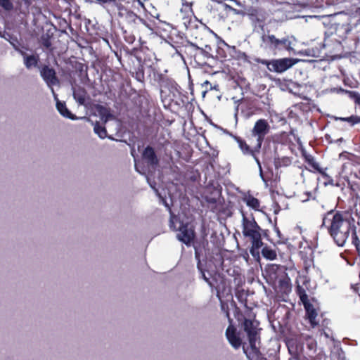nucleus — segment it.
<instances>
[{
  "label": "nucleus",
  "instance_id": "obj_2",
  "mask_svg": "<svg viewBox=\"0 0 360 360\" xmlns=\"http://www.w3.org/2000/svg\"><path fill=\"white\" fill-rule=\"evenodd\" d=\"M242 215V233L245 238L251 242L250 252L255 256L259 254V250L262 247V236L266 235V231L263 230L257 223L252 214L247 217L245 212L240 211Z\"/></svg>",
  "mask_w": 360,
  "mask_h": 360
},
{
  "label": "nucleus",
  "instance_id": "obj_6",
  "mask_svg": "<svg viewBox=\"0 0 360 360\" xmlns=\"http://www.w3.org/2000/svg\"><path fill=\"white\" fill-rule=\"evenodd\" d=\"M269 131L270 126L266 120L259 119L255 122L251 131V135L257 138L255 149L257 151L261 148L265 136L269 134Z\"/></svg>",
  "mask_w": 360,
  "mask_h": 360
},
{
  "label": "nucleus",
  "instance_id": "obj_26",
  "mask_svg": "<svg viewBox=\"0 0 360 360\" xmlns=\"http://www.w3.org/2000/svg\"><path fill=\"white\" fill-rule=\"evenodd\" d=\"M297 292L303 305H304L307 303H309V301L308 300V295L306 293L305 290L302 287L298 285L297 288Z\"/></svg>",
  "mask_w": 360,
  "mask_h": 360
},
{
  "label": "nucleus",
  "instance_id": "obj_7",
  "mask_svg": "<svg viewBox=\"0 0 360 360\" xmlns=\"http://www.w3.org/2000/svg\"><path fill=\"white\" fill-rule=\"evenodd\" d=\"M259 325V323L255 319H245L243 326L248 335V341L260 340Z\"/></svg>",
  "mask_w": 360,
  "mask_h": 360
},
{
  "label": "nucleus",
  "instance_id": "obj_42",
  "mask_svg": "<svg viewBox=\"0 0 360 360\" xmlns=\"http://www.w3.org/2000/svg\"><path fill=\"white\" fill-rule=\"evenodd\" d=\"M274 231L277 233V236L280 238L281 237V231H279L278 228L275 226Z\"/></svg>",
  "mask_w": 360,
  "mask_h": 360
},
{
  "label": "nucleus",
  "instance_id": "obj_4",
  "mask_svg": "<svg viewBox=\"0 0 360 360\" xmlns=\"http://www.w3.org/2000/svg\"><path fill=\"white\" fill-rule=\"evenodd\" d=\"M261 47L269 49L274 53L287 51L295 53V46L297 39L293 35H285L282 38H278L269 32H264L261 35Z\"/></svg>",
  "mask_w": 360,
  "mask_h": 360
},
{
  "label": "nucleus",
  "instance_id": "obj_9",
  "mask_svg": "<svg viewBox=\"0 0 360 360\" xmlns=\"http://www.w3.org/2000/svg\"><path fill=\"white\" fill-rule=\"evenodd\" d=\"M260 340L249 341V347L243 346V352L248 360H266L262 356L258 345Z\"/></svg>",
  "mask_w": 360,
  "mask_h": 360
},
{
  "label": "nucleus",
  "instance_id": "obj_5",
  "mask_svg": "<svg viewBox=\"0 0 360 360\" xmlns=\"http://www.w3.org/2000/svg\"><path fill=\"white\" fill-rule=\"evenodd\" d=\"M300 60L292 58H283L279 59H273L271 60H263L262 64L266 65L267 69L271 72L282 73L288 70Z\"/></svg>",
  "mask_w": 360,
  "mask_h": 360
},
{
  "label": "nucleus",
  "instance_id": "obj_19",
  "mask_svg": "<svg viewBox=\"0 0 360 360\" xmlns=\"http://www.w3.org/2000/svg\"><path fill=\"white\" fill-rule=\"evenodd\" d=\"M126 19L129 22L134 23V24H138V23H142L143 25H146V22L144 19L141 18L139 15H137L136 13H134L132 11H128L126 15Z\"/></svg>",
  "mask_w": 360,
  "mask_h": 360
},
{
  "label": "nucleus",
  "instance_id": "obj_32",
  "mask_svg": "<svg viewBox=\"0 0 360 360\" xmlns=\"http://www.w3.org/2000/svg\"><path fill=\"white\" fill-rule=\"evenodd\" d=\"M191 46L194 49L199 50L200 53L205 56H207L209 55L208 51L211 50V47L210 45H206L205 46V49L199 47L194 43H191Z\"/></svg>",
  "mask_w": 360,
  "mask_h": 360
},
{
  "label": "nucleus",
  "instance_id": "obj_25",
  "mask_svg": "<svg viewBox=\"0 0 360 360\" xmlns=\"http://www.w3.org/2000/svg\"><path fill=\"white\" fill-rule=\"evenodd\" d=\"M94 131L102 139L107 136V131L105 127L101 125L98 122H96L94 124Z\"/></svg>",
  "mask_w": 360,
  "mask_h": 360
},
{
  "label": "nucleus",
  "instance_id": "obj_11",
  "mask_svg": "<svg viewBox=\"0 0 360 360\" xmlns=\"http://www.w3.org/2000/svg\"><path fill=\"white\" fill-rule=\"evenodd\" d=\"M226 336L231 344V345L235 348L238 349L241 345V340L236 334V328L230 325L226 330Z\"/></svg>",
  "mask_w": 360,
  "mask_h": 360
},
{
  "label": "nucleus",
  "instance_id": "obj_35",
  "mask_svg": "<svg viewBox=\"0 0 360 360\" xmlns=\"http://www.w3.org/2000/svg\"><path fill=\"white\" fill-rule=\"evenodd\" d=\"M306 340L307 341V347L309 349L313 350L315 349L316 347V341L311 338L310 336L307 335L306 337Z\"/></svg>",
  "mask_w": 360,
  "mask_h": 360
},
{
  "label": "nucleus",
  "instance_id": "obj_31",
  "mask_svg": "<svg viewBox=\"0 0 360 360\" xmlns=\"http://www.w3.org/2000/svg\"><path fill=\"white\" fill-rule=\"evenodd\" d=\"M134 77L139 82H143L144 80V70L142 65H140L134 73Z\"/></svg>",
  "mask_w": 360,
  "mask_h": 360
},
{
  "label": "nucleus",
  "instance_id": "obj_8",
  "mask_svg": "<svg viewBox=\"0 0 360 360\" xmlns=\"http://www.w3.org/2000/svg\"><path fill=\"white\" fill-rule=\"evenodd\" d=\"M40 75L47 86L51 89L53 96L56 97L53 86L58 84L59 81L56 77V71L47 65L44 66L40 70Z\"/></svg>",
  "mask_w": 360,
  "mask_h": 360
},
{
  "label": "nucleus",
  "instance_id": "obj_39",
  "mask_svg": "<svg viewBox=\"0 0 360 360\" xmlns=\"http://www.w3.org/2000/svg\"><path fill=\"white\" fill-rule=\"evenodd\" d=\"M259 176L261 177V179H262L263 181H266L265 180V178L264 176V174H263V170H262V167H259Z\"/></svg>",
  "mask_w": 360,
  "mask_h": 360
},
{
  "label": "nucleus",
  "instance_id": "obj_3",
  "mask_svg": "<svg viewBox=\"0 0 360 360\" xmlns=\"http://www.w3.org/2000/svg\"><path fill=\"white\" fill-rule=\"evenodd\" d=\"M147 181L150 184V187L155 191L156 194L160 198L161 202L165 205L166 207H167L169 213H170V219H169V227L173 231H179V233L176 235L177 239L186 245L187 246H190L191 243L193 241L195 238V232L193 229L188 226V224H184L181 221L179 218L174 215L170 207L167 204V201L160 195L158 193V191L155 188V186L150 182L149 179L147 178Z\"/></svg>",
  "mask_w": 360,
  "mask_h": 360
},
{
  "label": "nucleus",
  "instance_id": "obj_29",
  "mask_svg": "<svg viewBox=\"0 0 360 360\" xmlns=\"http://www.w3.org/2000/svg\"><path fill=\"white\" fill-rule=\"evenodd\" d=\"M192 17L193 13L191 11H190L186 15L182 17L181 23L183 24L186 29H188L191 26Z\"/></svg>",
  "mask_w": 360,
  "mask_h": 360
},
{
  "label": "nucleus",
  "instance_id": "obj_15",
  "mask_svg": "<svg viewBox=\"0 0 360 360\" xmlns=\"http://www.w3.org/2000/svg\"><path fill=\"white\" fill-rule=\"evenodd\" d=\"M56 100V108L60 114L64 117L70 119L72 120H76L79 119L76 115H73L66 107L65 103H62L58 101V98L54 96Z\"/></svg>",
  "mask_w": 360,
  "mask_h": 360
},
{
  "label": "nucleus",
  "instance_id": "obj_33",
  "mask_svg": "<svg viewBox=\"0 0 360 360\" xmlns=\"http://www.w3.org/2000/svg\"><path fill=\"white\" fill-rule=\"evenodd\" d=\"M347 92L349 97L354 100L355 103L360 105V94L353 91H347Z\"/></svg>",
  "mask_w": 360,
  "mask_h": 360
},
{
  "label": "nucleus",
  "instance_id": "obj_22",
  "mask_svg": "<svg viewBox=\"0 0 360 360\" xmlns=\"http://www.w3.org/2000/svg\"><path fill=\"white\" fill-rule=\"evenodd\" d=\"M21 53L24 56V63L27 68L30 69L32 67L37 66L38 63V58L34 56H26L25 53L21 52Z\"/></svg>",
  "mask_w": 360,
  "mask_h": 360
},
{
  "label": "nucleus",
  "instance_id": "obj_46",
  "mask_svg": "<svg viewBox=\"0 0 360 360\" xmlns=\"http://www.w3.org/2000/svg\"><path fill=\"white\" fill-rule=\"evenodd\" d=\"M342 141V138H340L338 140V141Z\"/></svg>",
  "mask_w": 360,
  "mask_h": 360
},
{
  "label": "nucleus",
  "instance_id": "obj_23",
  "mask_svg": "<svg viewBox=\"0 0 360 360\" xmlns=\"http://www.w3.org/2000/svg\"><path fill=\"white\" fill-rule=\"evenodd\" d=\"M306 162L312 167V168L319 172L322 175H326L325 172L319 167V165L316 162L314 158L311 155H304Z\"/></svg>",
  "mask_w": 360,
  "mask_h": 360
},
{
  "label": "nucleus",
  "instance_id": "obj_30",
  "mask_svg": "<svg viewBox=\"0 0 360 360\" xmlns=\"http://www.w3.org/2000/svg\"><path fill=\"white\" fill-rule=\"evenodd\" d=\"M195 258L196 259L198 260V264H197V267L198 269V270L201 272V274H202V278L210 285H212V283L210 282V281L209 280L208 278L206 277L205 276V272L202 271L201 266H200V257H199V255L197 252V250H195Z\"/></svg>",
  "mask_w": 360,
  "mask_h": 360
},
{
  "label": "nucleus",
  "instance_id": "obj_36",
  "mask_svg": "<svg viewBox=\"0 0 360 360\" xmlns=\"http://www.w3.org/2000/svg\"><path fill=\"white\" fill-rule=\"evenodd\" d=\"M97 4L100 5L110 4L115 2V0H94Z\"/></svg>",
  "mask_w": 360,
  "mask_h": 360
},
{
  "label": "nucleus",
  "instance_id": "obj_24",
  "mask_svg": "<svg viewBox=\"0 0 360 360\" xmlns=\"http://www.w3.org/2000/svg\"><path fill=\"white\" fill-rule=\"evenodd\" d=\"M335 120H340L343 122H348L351 126H354L356 124L360 123V117L357 115H352L350 117H333Z\"/></svg>",
  "mask_w": 360,
  "mask_h": 360
},
{
  "label": "nucleus",
  "instance_id": "obj_13",
  "mask_svg": "<svg viewBox=\"0 0 360 360\" xmlns=\"http://www.w3.org/2000/svg\"><path fill=\"white\" fill-rule=\"evenodd\" d=\"M142 156L147 163L151 166H155L158 164V159L151 146H148L144 149Z\"/></svg>",
  "mask_w": 360,
  "mask_h": 360
},
{
  "label": "nucleus",
  "instance_id": "obj_40",
  "mask_svg": "<svg viewBox=\"0 0 360 360\" xmlns=\"http://www.w3.org/2000/svg\"><path fill=\"white\" fill-rule=\"evenodd\" d=\"M221 309H222L223 311H225V306H224V304H221ZM226 317L229 319V321H231V319H230V317H229V311H228V310H226Z\"/></svg>",
  "mask_w": 360,
  "mask_h": 360
},
{
  "label": "nucleus",
  "instance_id": "obj_20",
  "mask_svg": "<svg viewBox=\"0 0 360 360\" xmlns=\"http://www.w3.org/2000/svg\"><path fill=\"white\" fill-rule=\"evenodd\" d=\"M246 205L255 210H259L260 202L259 200L252 195L246 196L243 198Z\"/></svg>",
  "mask_w": 360,
  "mask_h": 360
},
{
  "label": "nucleus",
  "instance_id": "obj_18",
  "mask_svg": "<svg viewBox=\"0 0 360 360\" xmlns=\"http://www.w3.org/2000/svg\"><path fill=\"white\" fill-rule=\"evenodd\" d=\"M292 161L291 159L289 157L284 156V157H277L274 158V166L276 169L283 167H288L291 164Z\"/></svg>",
  "mask_w": 360,
  "mask_h": 360
},
{
  "label": "nucleus",
  "instance_id": "obj_14",
  "mask_svg": "<svg viewBox=\"0 0 360 360\" xmlns=\"http://www.w3.org/2000/svg\"><path fill=\"white\" fill-rule=\"evenodd\" d=\"M72 90L73 97L78 104L81 105H84L87 95V92L85 89L81 86H72Z\"/></svg>",
  "mask_w": 360,
  "mask_h": 360
},
{
  "label": "nucleus",
  "instance_id": "obj_41",
  "mask_svg": "<svg viewBox=\"0 0 360 360\" xmlns=\"http://www.w3.org/2000/svg\"><path fill=\"white\" fill-rule=\"evenodd\" d=\"M280 285H286V286H288V285H289V281H285V280H281V281H280Z\"/></svg>",
  "mask_w": 360,
  "mask_h": 360
},
{
  "label": "nucleus",
  "instance_id": "obj_1",
  "mask_svg": "<svg viewBox=\"0 0 360 360\" xmlns=\"http://www.w3.org/2000/svg\"><path fill=\"white\" fill-rule=\"evenodd\" d=\"M322 226H325L337 245L342 247L356 229L354 219L346 214L329 212L323 219Z\"/></svg>",
  "mask_w": 360,
  "mask_h": 360
},
{
  "label": "nucleus",
  "instance_id": "obj_47",
  "mask_svg": "<svg viewBox=\"0 0 360 360\" xmlns=\"http://www.w3.org/2000/svg\"><path fill=\"white\" fill-rule=\"evenodd\" d=\"M135 167H136V169L138 172H139V169H138V167H137L136 165H135Z\"/></svg>",
  "mask_w": 360,
  "mask_h": 360
},
{
  "label": "nucleus",
  "instance_id": "obj_37",
  "mask_svg": "<svg viewBox=\"0 0 360 360\" xmlns=\"http://www.w3.org/2000/svg\"><path fill=\"white\" fill-rule=\"evenodd\" d=\"M255 152H258L257 150H254L251 154L250 155H252L253 157V158L255 159L258 167H262V165H261V162L259 160V158L256 156L255 155Z\"/></svg>",
  "mask_w": 360,
  "mask_h": 360
},
{
  "label": "nucleus",
  "instance_id": "obj_34",
  "mask_svg": "<svg viewBox=\"0 0 360 360\" xmlns=\"http://www.w3.org/2000/svg\"><path fill=\"white\" fill-rule=\"evenodd\" d=\"M41 44L46 49H50L51 46V41L48 35H43L41 37Z\"/></svg>",
  "mask_w": 360,
  "mask_h": 360
},
{
  "label": "nucleus",
  "instance_id": "obj_17",
  "mask_svg": "<svg viewBox=\"0 0 360 360\" xmlns=\"http://www.w3.org/2000/svg\"><path fill=\"white\" fill-rule=\"evenodd\" d=\"M235 140L238 144V146L244 155H250L254 150H257L255 147L254 149H250V146L241 138L235 136Z\"/></svg>",
  "mask_w": 360,
  "mask_h": 360
},
{
  "label": "nucleus",
  "instance_id": "obj_45",
  "mask_svg": "<svg viewBox=\"0 0 360 360\" xmlns=\"http://www.w3.org/2000/svg\"><path fill=\"white\" fill-rule=\"evenodd\" d=\"M224 6H225L226 9H227V10L231 11L233 9V7H231V6H229L227 4H225Z\"/></svg>",
  "mask_w": 360,
  "mask_h": 360
},
{
  "label": "nucleus",
  "instance_id": "obj_27",
  "mask_svg": "<svg viewBox=\"0 0 360 360\" xmlns=\"http://www.w3.org/2000/svg\"><path fill=\"white\" fill-rule=\"evenodd\" d=\"M350 236H352V243L354 245L358 255L360 256V240L356 235V229L351 232Z\"/></svg>",
  "mask_w": 360,
  "mask_h": 360
},
{
  "label": "nucleus",
  "instance_id": "obj_16",
  "mask_svg": "<svg viewBox=\"0 0 360 360\" xmlns=\"http://www.w3.org/2000/svg\"><path fill=\"white\" fill-rule=\"evenodd\" d=\"M96 110L103 124H105L109 120L114 117L110 113V110L103 105H97Z\"/></svg>",
  "mask_w": 360,
  "mask_h": 360
},
{
  "label": "nucleus",
  "instance_id": "obj_28",
  "mask_svg": "<svg viewBox=\"0 0 360 360\" xmlns=\"http://www.w3.org/2000/svg\"><path fill=\"white\" fill-rule=\"evenodd\" d=\"M0 6L6 11H11L13 9L12 0H0Z\"/></svg>",
  "mask_w": 360,
  "mask_h": 360
},
{
  "label": "nucleus",
  "instance_id": "obj_21",
  "mask_svg": "<svg viewBox=\"0 0 360 360\" xmlns=\"http://www.w3.org/2000/svg\"><path fill=\"white\" fill-rule=\"evenodd\" d=\"M262 255L265 259L271 261L276 259L277 257L276 250L267 246L262 248Z\"/></svg>",
  "mask_w": 360,
  "mask_h": 360
},
{
  "label": "nucleus",
  "instance_id": "obj_43",
  "mask_svg": "<svg viewBox=\"0 0 360 360\" xmlns=\"http://www.w3.org/2000/svg\"><path fill=\"white\" fill-rule=\"evenodd\" d=\"M321 335H323L326 338H329V337H330L329 334L326 331H323V333H321Z\"/></svg>",
  "mask_w": 360,
  "mask_h": 360
},
{
  "label": "nucleus",
  "instance_id": "obj_44",
  "mask_svg": "<svg viewBox=\"0 0 360 360\" xmlns=\"http://www.w3.org/2000/svg\"><path fill=\"white\" fill-rule=\"evenodd\" d=\"M231 11H233L235 14H240V11L236 8H233L231 10Z\"/></svg>",
  "mask_w": 360,
  "mask_h": 360
},
{
  "label": "nucleus",
  "instance_id": "obj_10",
  "mask_svg": "<svg viewBox=\"0 0 360 360\" xmlns=\"http://www.w3.org/2000/svg\"><path fill=\"white\" fill-rule=\"evenodd\" d=\"M248 17L253 27L254 32H259V31H262V33H264V27L265 25V19L264 16L259 13L257 10H252L250 13H248Z\"/></svg>",
  "mask_w": 360,
  "mask_h": 360
},
{
  "label": "nucleus",
  "instance_id": "obj_38",
  "mask_svg": "<svg viewBox=\"0 0 360 360\" xmlns=\"http://www.w3.org/2000/svg\"><path fill=\"white\" fill-rule=\"evenodd\" d=\"M326 175H323V176L324 177H326V178H328V182H326L325 183V185H331V186H334L335 184H334V180L333 179H331L329 176H328L326 173H325Z\"/></svg>",
  "mask_w": 360,
  "mask_h": 360
},
{
  "label": "nucleus",
  "instance_id": "obj_12",
  "mask_svg": "<svg viewBox=\"0 0 360 360\" xmlns=\"http://www.w3.org/2000/svg\"><path fill=\"white\" fill-rule=\"evenodd\" d=\"M304 307L306 311V318L309 320L311 326L312 328L316 327L319 323V321H316L318 316L316 310L310 302L305 304Z\"/></svg>",
  "mask_w": 360,
  "mask_h": 360
}]
</instances>
